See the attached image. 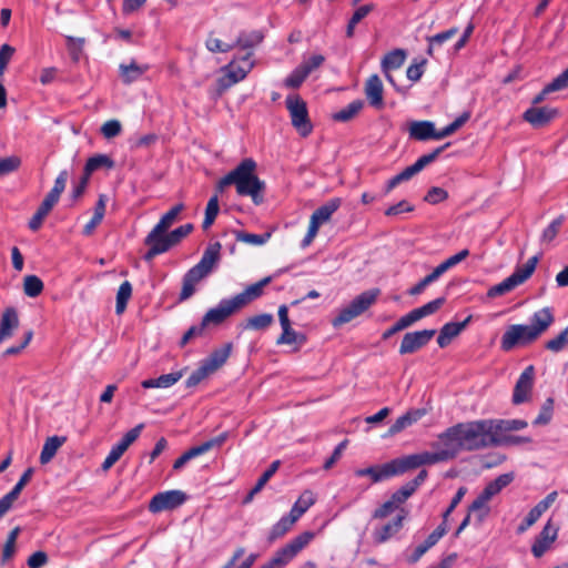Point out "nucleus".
<instances>
[{"instance_id": "obj_1", "label": "nucleus", "mask_w": 568, "mask_h": 568, "mask_svg": "<svg viewBox=\"0 0 568 568\" xmlns=\"http://www.w3.org/2000/svg\"><path fill=\"white\" fill-rule=\"evenodd\" d=\"M256 168L257 164L252 158L242 160L217 182L216 190L222 192L226 186L235 185L237 195L248 196L255 205H261L264 202L266 184L256 175Z\"/></svg>"}, {"instance_id": "obj_2", "label": "nucleus", "mask_w": 568, "mask_h": 568, "mask_svg": "<svg viewBox=\"0 0 568 568\" xmlns=\"http://www.w3.org/2000/svg\"><path fill=\"white\" fill-rule=\"evenodd\" d=\"M555 317L550 307H544L535 312L529 325H510L504 333L500 346L509 352L517 345H528L544 334L554 323Z\"/></svg>"}, {"instance_id": "obj_3", "label": "nucleus", "mask_w": 568, "mask_h": 568, "mask_svg": "<svg viewBox=\"0 0 568 568\" xmlns=\"http://www.w3.org/2000/svg\"><path fill=\"white\" fill-rule=\"evenodd\" d=\"M457 428L464 450L474 452L494 447L491 419L458 423Z\"/></svg>"}, {"instance_id": "obj_4", "label": "nucleus", "mask_w": 568, "mask_h": 568, "mask_svg": "<svg viewBox=\"0 0 568 568\" xmlns=\"http://www.w3.org/2000/svg\"><path fill=\"white\" fill-rule=\"evenodd\" d=\"M379 294V290L374 288L369 291H365L358 296H356L349 305L342 308L338 314L332 320V324L334 327L342 326L346 323H349L365 311H367L377 300Z\"/></svg>"}, {"instance_id": "obj_5", "label": "nucleus", "mask_w": 568, "mask_h": 568, "mask_svg": "<svg viewBox=\"0 0 568 568\" xmlns=\"http://www.w3.org/2000/svg\"><path fill=\"white\" fill-rule=\"evenodd\" d=\"M538 261V256L530 257L525 265L517 267L510 276L505 278L499 284L491 286L487 292V296L489 298H495L511 292L532 275Z\"/></svg>"}, {"instance_id": "obj_6", "label": "nucleus", "mask_w": 568, "mask_h": 568, "mask_svg": "<svg viewBox=\"0 0 568 568\" xmlns=\"http://www.w3.org/2000/svg\"><path fill=\"white\" fill-rule=\"evenodd\" d=\"M314 538V534L305 531L294 537L288 544L278 549L275 555L262 568H284L293 558L302 551Z\"/></svg>"}, {"instance_id": "obj_7", "label": "nucleus", "mask_w": 568, "mask_h": 568, "mask_svg": "<svg viewBox=\"0 0 568 568\" xmlns=\"http://www.w3.org/2000/svg\"><path fill=\"white\" fill-rule=\"evenodd\" d=\"M285 104L290 112L292 125L301 136H308L313 131V125L305 101L297 94H290L286 97Z\"/></svg>"}, {"instance_id": "obj_8", "label": "nucleus", "mask_w": 568, "mask_h": 568, "mask_svg": "<svg viewBox=\"0 0 568 568\" xmlns=\"http://www.w3.org/2000/svg\"><path fill=\"white\" fill-rule=\"evenodd\" d=\"M220 251L221 244L219 242L210 244L205 248L200 262L190 268L184 276L187 277L190 282L197 284L201 280L206 277L217 264L220 261Z\"/></svg>"}, {"instance_id": "obj_9", "label": "nucleus", "mask_w": 568, "mask_h": 568, "mask_svg": "<svg viewBox=\"0 0 568 568\" xmlns=\"http://www.w3.org/2000/svg\"><path fill=\"white\" fill-rule=\"evenodd\" d=\"M433 447L438 449L445 460L454 459L462 450H464L457 424L447 428L444 433L438 435V442L433 444Z\"/></svg>"}, {"instance_id": "obj_10", "label": "nucleus", "mask_w": 568, "mask_h": 568, "mask_svg": "<svg viewBox=\"0 0 568 568\" xmlns=\"http://www.w3.org/2000/svg\"><path fill=\"white\" fill-rule=\"evenodd\" d=\"M251 58L252 52H247L241 58L243 63L242 65H237L234 61H232L227 67H225L226 74L219 80L221 89L225 90L245 79L250 70L253 68Z\"/></svg>"}, {"instance_id": "obj_11", "label": "nucleus", "mask_w": 568, "mask_h": 568, "mask_svg": "<svg viewBox=\"0 0 568 568\" xmlns=\"http://www.w3.org/2000/svg\"><path fill=\"white\" fill-rule=\"evenodd\" d=\"M186 500V495L181 490H168L159 493L152 497L149 504V510L158 514L164 510H171L181 506Z\"/></svg>"}, {"instance_id": "obj_12", "label": "nucleus", "mask_w": 568, "mask_h": 568, "mask_svg": "<svg viewBox=\"0 0 568 568\" xmlns=\"http://www.w3.org/2000/svg\"><path fill=\"white\" fill-rule=\"evenodd\" d=\"M436 334L435 329H423V331H416V332H409L406 333L403 336L400 346H399V354H413L424 347L428 344V342L434 337Z\"/></svg>"}, {"instance_id": "obj_13", "label": "nucleus", "mask_w": 568, "mask_h": 568, "mask_svg": "<svg viewBox=\"0 0 568 568\" xmlns=\"http://www.w3.org/2000/svg\"><path fill=\"white\" fill-rule=\"evenodd\" d=\"M535 379V368L532 365L527 366L516 382L513 403L518 405L529 399Z\"/></svg>"}, {"instance_id": "obj_14", "label": "nucleus", "mask_w": 568, "mask_h": 568, "mask_svg": "<svg viewBox=\"0 0 568 568\" xmlns=\"http://www.w3.org/2000/svg\"><path fill=\"white\" fill-rule=\"evenodd\" d=\"M240 310L233 298L222 300L219 305L211 308L202 318V324L206 327L210 324L219 325L224 322L231 314Z\"/></svg>"}, {"instance_id": "obj_15", "label": "nucleus", "mask_w": 568, "mask_h": 568, "mask_svg": "<svg viewBox=\"0 0 568 568\" xmlns=\"http://www.w3.org/2000/svg\"><path fill=\"white\" fill-rule=\"evenodd\" d=\"M558 115V110L549 106H531L524 113V120L535 128L548 124Z\"/></svg>"}, {"instance_id": "obj_16", "label": "nucleus", "mask_w": 568, "mask_h": 568, "mask_svg": "<svg viewBox=\"0 0 568 568\" xmlns=\"http://www.w3.org/2000/svg\"><path fill=\"white\" fill-rule=\"evenodd\" d=\"M364 92L371 106L376 110L384 108V88L381 78L377 74H372L365 82Z\"/></svg>"}, {"instance_id": "obj_17", "label": "nucleus", "mask_w": 568, "mask_h": 568, "mask_svg": "<svg viewBox=\"0 0 568 568\" xmlns=\"http://www.w3.org/2000/svg\"><path fill=\"white\" fill-rule=\"evenodd\" d=\"M558 528L550 520L544 526L531 547V552L536 558H540L557 538Z\"/></svg>"}, {"instance_id": "obj_18", "label": "nucleus", "mask_w": 568, "mask_h": 568, "mask_svg": "<svg viewBox=\"0 0 568 568\" xmlns=\"http://www.w3.org/2000/svg\"><path fill=\"white\" fill-rule=\"evenodd\" d=\"M144 244L146 246L159 248L161 254L168 252L171 247L174 246L169 231L163 227H159L156 224L144 239Z\"/></svg>"}, {"instance_id": "obj_19", "label": "nucleus", "mask_w": 568, "mask_h": 568, "mask_svg": "<svg viewBox=\"0 0 568 568\" xmlns=\"http://www.w3.org/2000/svg\"><path fill=\"white\" fill-rule=\"evenodd\" d=\"M471 320V316L469 315L465 321L463 322H449L446 323L437 337V344L439 347L444 348L450 344V342L458 336L469 324Z\"/></svg>"}, {"instance_id": "obj_20", "label": "nucleus", "mask_w": 568, "mask_h": 568, "mask_svg": "<svg viewBox=\"0 0 568 568\" xmlns=\"http://www.w3.org/2000/svg\"><path fill=\"white\" fill-rule=\"evenodd\" d=\"M341 206V199L335 197L327 201L325 204L316 209L311 215L310 224L315 226L317 230L324 223H326L333 213H335Z\"/></svg>"}, {"instance_id": "obj_21", "label": "nucleus", "mask_w": 568, "mask_h": 568, "mask_svg": "<svg viewBox=\"0 0 568 568\" xmlns=\"http://www.w3.org/2000/svg\"><path fill=\"white\" fill-rule=\"evenodd\" d=\"M272 277L267 276L261 281L250 285L245 291L232 297L239 308L245 306L251 301L260 297L263 293V288L271 282Z\"/></svg>"}, {"instance_id": "obj_22", "label": "nucleus", "mask_w": 568, "mask_h": 568, "mask_svg": "<svg viewBox=\"0 0 568 568\" xmlns=\"http://www.w3.org/2000/svg\"><path fill=\"white\" fill-rule=\"evenodd\" d=\"M355 476L357 477H369L373 483H378L384 479L390 478L394 476L392 464L386 463L382 466H371L367 468H359L355 470Z\"/></svg>"}, {"instance_id": "obj_23", "label": "nucleus", "mask_w": 568, "mask_h": 568, "mask_svg": "<svg viewBox=\"0 0 568 568\" xmlns=\"http://www.w3.org/2000/svg\"><path fill=\"white\" fill-rule=\"evenodd\" d=\"M232 351V344L227 343L222 347L214 349L209 357H206L202 364L210 369L211 373H214L220 367H222L227 358L230 357Z\"/></svg>"}, {"instance_id": "obj_24", "label": "nucleus", "mask_w": 568, "mask_h": 568, "mask_svg": "<svg viewBox=\"0 0 568 568\" xmlns=\"http://www.w3.org/2000/svg\"><path fill=\"white\" fill-rule=\"evenodd\" d=\"M19 326L18 313L13 307L6 308L0 321V344L13 335Z\"/></svg>"}, {"instance_id": "obj_25", "label": "nucleus", "mask_w": 568, "mask_h": 568, "mask_svg": "<svg viewBox=\"0 0 568 568\" xmlns=\"http://www.w3.org/2000/svg\"><path fill=\"white\" fill-rule=\"evenodd\" d=\"M409 138L417 141L434 139L435 124L430 121H413L408 128Z\"/></svg>"}, {"instance_id": "obj_26", "label": "nucleus", "mask_w": 568, "mask_h": 568, "mask_svg": "<svg viewBox=\"0 0 568 568\" xmlns=\"http://www.w3.org/2000/svg\"><path fill=\"white\" fill-rule=\"evenodd\" d=\"M568 87V68L548 83L541 92H539L532 100V104H540L549 93L564 90Z\"/></svg>"}, {"instance_id": "obj_27", "label": "nucleus", "mask_w": 568, "mask_h": 568, "mask_svg": "<svg viewBox=\"0 0 568 568\" xmlns=\"http://www.w3.org/2000/svg\"><path fill=\"white\" fill-rule=\"evenodd\" d=\"M424 416V410L415 409L409 410L406 414L398 417L389 427L387 435L394 436L405 428L409 427L414 423H416L418 419H420Z\"/></svg>"}, {"instance_id": "obj_28", "label": "nucleus", "mask_w": 568, "mask_h": 568, "mask_svg": "<svg viewBox=\"0 0 568 568\" xmlns=\"http://www.w3.org/2000/svg\"><path fill=\"white\" fill-rule=\"evenodd\" d=\"M394 476L402 475L407 470L423 466L419 454L407 455L390 460Z\"/></svg>"}, {"instance_id": "obj_29", "label": "nucleus", "mask_w": 568, "mask_h": 568, "mask_svg": "<svg viewBox=\"0 0 568 568\" xmlns=\"http://www.w3.org/2000/svg\"><path fill=\"white\" fill-rule=\"evenodd\" d=\"M183 376L182 372H173L159 376L158 378L144 379L141 383L143 388H168L178 383Z\"/></svg>"}, {"instance_id": "obj_30", "label": "nucleus", "mask_w": 568, "mask_h": 568, "mask_svg": "<svg viewBox=\"0 0 568 568\" xmlns=\"http://www.w3.org/2000/svg\"><path fill=\"white\" fill-rule=\"evenodd\" d=\"M65 437L52 436L47 438L40 454V463L48 464L55 456L58 449L65 443Z\"/></svg>"}, {"instance_id": "obj_31", "label": "nucleus", "mask_w": 568, "mask_h": 568, "mask_svg": "<svg viewBox=\"0 0 568 568\" xmlns=\"http://www.w3.org/2000/svg\"><path fill=\"white\" fill-rule=\"evenodd\" d=\"M527 422L523 419H491L494 435H503L513 430H520L527 427Z\"/></svg>"}, {"instance_id": "obj_32", "label": "nucleus", "mask_w": 568, "mask_h": 568, "mask_svg": "<svg viewBox=\"0 0 568 568\" xmlns=\"http://www.w3.org/2000/svg\"><path fill=\"white\" fill-rule=\"evenodd\" d=\"M316 501V496L312 490H304L298 499L293 505L290 515L294 517L296 520L307 511V509L313 506Z\"/></svg>"}, {"instance_id": "obj_33", "label": "nucleus", "mask_w": 568, "mask_h": 568, "mask_svg": "<svg viewBox=\"0 0 568 568\" xmlns=\"http://www.w3.org/2000/svg\"><path fill=\"white\" fill-rule=\"evenodd\" d=\"M120 75L122 81L125 84H130L138 79H140L143 73L149 69L148 65L138 64L135 61H132L129 64H120Z\"/></svg>"}, {"instance_id": "obj_34", "label": "nucleus", "mask_w": 568, "mask_h": 568, "mask_svg": "<svg viewBox=\"0 0 568 568\" xmlns=\"http://www.w3.org/2000/svg\"><path fill=\"white\" fill-rule=\"evenodd\" d=\"M405 60L406 51L403 49H394L384 55L381 63L382 71L397 70L404 64Z\"/></svg>"}, {"instance_id": "obj_35", "label": "nucleus", "mask_w": 568, "mask_h": 568, "mask_svg": "<svg viewBox=\"0 0 568 568\" xmlns=\"http://www.w3.org/2000/svg\"><path fill=\"white\" fill-rule=\"evenodd\" d=\"M445 301H446L445 297L435 298V300L426 303L425 305L410 311L409 312L410 317L413 318L414 322H417L428 315H432V314L436 313L444 305Z\"/></svg>"}, {"instance_id": "obj_36", "label": "nucleus", "mask_w": 568, "mask_h": 568, "mask_svg": "<svg viewBox=\"0 0 568 568\" xmlns=\"http://www.w3.org/2000/svg\"><path fill=\"white\" fill-rule=\"evenodd\" d=\"M404 516H397L394 521L384 525L381 529L374 532L375 541L378 544L385 542L394 534H396L403 525Z\"/></svg>"}, {"instance_id": "obj_37", "label": "nucleus", "mask_w": 568, "mask_h": 568, "mask_svg": "<svg viewBox=\"0 0 568 568\" xmlns=\"http://www.w3.org/2000/svg\"><path fill=\"white\" fill-rule=\"evenodd\" d=\"M113 166H114V161L109 155L97 154V155L88 159L83 171L87 172V175H91L93 172H95L99 169L105 168V169L110 170Z\"/></svg>"}, {"instance_id": "obj_38", "label": "nucleus", "mask_w": 568, "mask_h": 568, "mask_svg": "<svg viewBox=\"0 0 568 568\" xmlns=\"http://www.w3.org/2000/svg\"><path fill=\"white\" fill-rule=\"evenodd\" d=\"M297 520L290 514L282 517L271 529L268 535V541L273 542L276 539L283 537L296 523Z\"/></svg>"}, {"instance_id": "obj_39", "label": "nucleus", "mask_w": 568, "mask_h": 568, "mask_svg": "<svg viewBox=\"0 0 568 568\" xmlns=\"http://www.w3.org/2000/svg\"><path fill=\"white\" fill-rule=\"evenodd\" d=\"M364 108V102L362 100H354L345 108L334 113L333 119L338 122H347L354 119L361 110Z\"/></svg>"}, {"instance_id": "obj_40", "label": "nucleus", "mask_w": 568, "mask_h": 568, "mask_svg": "<svg viewBox=\"0 0 568 568\" xmlns=\"http://www.w3.org/2000/svg\"><path fill=\"white\" fill-rule=\"evenodd\" d=\"M490 499L484 496L481 493L468 507L470 514H475L477 521L480 524L489 514L490 508L488 506Z\"/></svg>"}, {"instance_id": "obj_41", "label": "nucleus", "mask_w": 568, "mask_h": 568, "mask_svg": "<svg viewBox=\"0 0 568 568\" xmlns=\"http://www.w3.org/2000/svg\"><path fill=\"white\" fill-rule=\"evenodd\" d=\"M274 322V317L272 314L268 313H262L254 316H251L246 320V323L244 325L245 329H253V331H264L267 327H270Z\"/></svg>"}, {"instance_id": "obj_42", "label": "nucleus", "mask_w": 568, "mask_h": 568, "mask_svg": "<svg viewBox=\"0 0 568 568\" xmlns=\"http://www.w3.org/2000/svg\"><path fill=\"white\" fill-rule=\"evenodd\" d=\"M263 40V34L260 31H250V32H241L237 37V40L234 44L246 50V49H253L257 44H260Z\"/></svg>"}, {"instance_id": "obj_43", "label": "nucleus", "mask_w": 568, "mask_h": 568, "mask_svg": "<svg viewBox=\"0 0 568 568\" xmlns=\"http://www.w3.org/2000/svg\"><path fill=\"white\" fill-rule=\"evenodd\" d=\"M132 295V285L129 281H124L116 293V304H115V312L116 314H122L129 300Z\"/></svg>"}, {"instance_id": "obj_44", "label": "nucleus", "mask_w": 568, "mask_h": 568, "mask_svg": "<svg viewBox=\"0 0 568 568\" xmlns=\"http://www.w3.org/2000/svg\"><path fill=\"white\" fill-rule=\"evenodd\" d=\"M184 209L185 205L183 203L175 204L172 209L162 215L156 225L169 231L170 227L179 220V216L184 211Z\"/></svg>"}, {"instance_id": "obj_45", "label": "nucleus", "mask_w": 568, "mask_h": 568, "mask_svg": "<svg viewBox=\"0 0 568 568\" xmlns=\"http://www.w3.org/2000/svg\"><path fill=\"white\" fill-rule=\"evenodd\" d=\"M24 294L29 297H37L43 291V282L37 275H27L23 281Z\"/></svg>"}, {"instance_id": "obj_46", "label": "nucleus", "mask_w": 568, "mask_h": 568, "mask_svg": "<svg viewBox=\"0 0 568 568\" xmlns=\"http://www.w3.org/2000/svg\"><path fill=\"white\" fill-rule=\"evenodd\" d=\"M219 211V199L216 195H214L209 200L206 204L205 216L202 223L203 230H207L214 223Z\"/></svg>"}, {"instance_id": "obj_47", "label": "nucleus", "mask_w": 568, "mask_h": 568, "mask_svg": "<svg viewBox=\"0 0 568 568\" xmlns=\"http://www.w3.org/2000/svg\"><path fill=\"white\" fill-rule=\"evenodd\" d=\"M530 443L529 437L515 436V435H495L494 447L496 446H514Z\"/></svg>"}, {"instance_id": "obj_48", "label": "nucleus", "mask_w": 568, "mask_h": 568, "mask_svg": "<svg viewBox=\"0 0 568 568\" xmlns=\"http://www.w3.org/2000/svg\"><path fill=\"white\" fill-rule=\"evenodd\" d=\"M564 223V217L558 216L542 232L540 241L541 243H550L555 240L559 230Z\"/></svg>"}, {"instance_id": "obj_49", "label": "nucleus", "mask_w": 568, "mask_h": 568, "mask_svg": "<svg viewBox=\"0 0 568 568\" xmlns=\"http://www.w3.org/2000/svg\"><path fill=\"white\" fill-rule=\"evenodd\" d=\"M305 342V336L303 334H298L292 327L285 328L282 331V334L278 336L276 344H302Z\"/></svg>"}, {"instance_id": "obj_50", "label": "nucleus", "mask_w": 568, "mask_h": 568, "mask_svg": "<svg viewBox=\"0 0 568 568\" xmlns=\"http://www.w3.org/2000/svg\"><path fill=\"white\" fill-rule=\"evenodd\" d=\"M415 322L413 321V318L410 317V314H406L404 316H402L392 327H389L388 329H386L384 333H383V339H388L390 336H393L394 334L409 327L410 325H413Z\"/></svg>"}, {"instance_id": "obj_51", "label": "nucleus", "mask_w": 568, "mask_h": 568, "mask_svg": "<svg viewBox=\"0 0 568 568\" xmlns=\"http://www.w3.org/2000/svg\"><path fill=\"white\" fill-rule=\"evenodd\" d=\"M271 237L270 233L264 234H253V233H246V232H239L236 234V240L252 244V245H263L267 242V240Z\"/></svg>"}, {"instance_id": "obj_52", "label": "nucleus", "mask_w": 568, "mask_h": 568, "mask_svg": "<svg viewBox=\"0 0 568 568\" xmlns=\"http://www.w3.org/2000/svg\"><path fill=\"white\" fill-rule=\"evenodd\" d=\"M568 343V327L561 331L555 338L549 339L545 347L554 353H558L565 348Z\"/></svg>"}, {"instance_id": "obj_53", "label": "nucleus", "mask_w": 568, "mask_h": 568, "mask_svg": "<svg viewBox=\"0 0 568 568\" xmlns=\"http://www.w3.org/2000/svg\"><path fill=\"white\" fill-rule=\"evenodd\" d=\"M68 179H69L68 171L67 170H62L59 173V175L57 176V179L54 180V185L51 189V191L48 193V195H50L51 197H53L57 201H59L61 194L63 193V191L65 189Z\"/></svg>"}, {"instance_id": "obj_54", "label": "nucleus", "mask_w": 568, "mask_h": 568, "mask_svg": "<svg viewBox=\"0 0 568 568\" xmlns=\"http://www.w3.org/2000/svg\"><path fill=\"white\" fill-rule=\"evenodd\" d=\"M281 465L280 460H274L270 467L262 474V476L257 479L255 486L253 487V493H260L266 483L272 478V476L277 471Z\"/></svg>"}, {"instance_id": "obj_55", "label": "nucleus", "mask_w": 568, "mask_h": 568, "mask_svg": "<svg viewBox=\"0 0 568 568\" xmlns=\"http://www.w3.org/2000/svg\"><path fill=\"white\" fill-rule=\"evenodd\" d=\"M308 74L298 65L284 81L285 87L296 89L302 85Z\"/></svg>"}, {"instance_id": "obj_56", "label": "nucleus", "mask_w": 568, "mask_h": 568, "mask_svg": "<svg viewBox=\"0 0 568 568\" xmlns=\"http://www.w3.org/2000/svg\"><path fill=\"white\" fill-rule=\"evenodd\" d=\"M458 32L457 28H452L449 30H446L444 32L437 33L433 37L428 38L429 47H428V54H433V48L435 44H443L447 40L452 39L456 33Z\"/></svg>"}, {"instance_id": "obj_57", "label": "nucleus", "mask_w": 568, "mask_h": 568, "mask_svg": "<svg viewBox=\"0 0 568 568\" xmlns=\"http://www.w3.org/2000/svg\"><path fill=\"white\" fill-rule=\"evenodd\" d=\"M554 410V400L551 398H547L544 403L538 416L534 420L535 425H545L550 422L552 417Z\"/></svg>"}, {"instance_id": "obj_58", "label": "nucleus", "mask_w": 568, "mask_h": 568, "mask_svg": "<svg viewBox=\"0 0 568 568\" xmlns=\"http://www.w3.org/2000/svg\"><path fill=\"white\" fill-rule=\"evenodd\" d=\"M210 374H212L210 372V369H207L203 364H201V366L197 369H195L194 372H192V374L185 381L186 387H189V388L195 387L203 379H205Z\"/></svg>"}, {"instance_id": "obj_59", "label": "nucleus", "mask_w": 568, "mask_h": 568, "mask_svg": "<svg viewBox=\"0 0 568 568\" xmlns=\"http://www.w3.org/2000/svg\"><path fill=\"white\" fill-rule=\"evenodd\" d=\"M100 131L105 139H112L121 133L122 125L119 120H109L103 123Z\"/></svg>"}, {"instance_id": "obj_60", "label": "nucleus", "mask_w": 568, "mask_h": 568, "mask_svg": "<svg viewBox=\"0 0 568 568\" xmlns=\"http://www.w3.org/2000/svg\"><path fill=\"white\" fill-rule=\"evenodd\" d=\"M542 516V513L540 509L531 508L526 516V518L521 521V524L517 527V532L523 534L525 532L529 527H531L540 517Z\"/></svg>"}, {"instance_id": "obj_61", "label": "nucleus", "mask_w": 568, "mask_h": 568, "mask_svg": "<svg viewBox=\"0 0 568 568\" xmlns=\"http://www.w3.org/2000/svg\"><path fill=\"white\" fill-rule=\"evenodd\" d=\"M201 455H202V453H201L199 446H194V447L190 448L189 450L183 453L178 459H175V462L173 464V469L180 470L182 467H184V465L187 462H190L191 459H193L197 456H201Z\"/></svg>"}, {"instance_id": "obj_62", "label": "nucleus", "mask_w": 568, "mask_h": 568, "mask_svg": "<svg viewBox=\"0 0 568 568\" xmlns=\"http://www.w3.org/2000/svg\"><path fill=\"white\" fill-rule=\"evenodd\" d=\"M450 145V143H446L442 146H438L436 148L433 152L428 153V154H424L422 155L415 163L416 165L419 168V170L422 171L425 166H427L428 164H430L432 162H434L438 156L439 154Z\"/></svg>"}, {"instance_id": "obj_63", "label": "nucleus", "mask_w": 568, "mask_h": 568, "mask_svg": "<svg viewBox=\"0 0 568 568\" xmlns=\"http://www.w3.org/2000/svg\"><path fill=\"white\" fill-rule=\"evenodd\" d=\"M227 438H229V433L224 432V433L220 434L219 436L213 437V438L202 443L201 445H199V448L203 455L215 447H221L226 442Z\"/></svg>"}, {"instance_id": "obj_64", "label": "nucleus", "mask_w": 568, "mask_h": 568, "mask_svg": "<svg viewBox=\"0 0 568 568\" xmlns=\"http://www.w3.org/2000/svg\"><path fill=\"white\" fill-rule=\"evenodd\" d=\"M21 164L17 156H8L0 159V175L16 171Z\"/></svg>"}]
</instances>
